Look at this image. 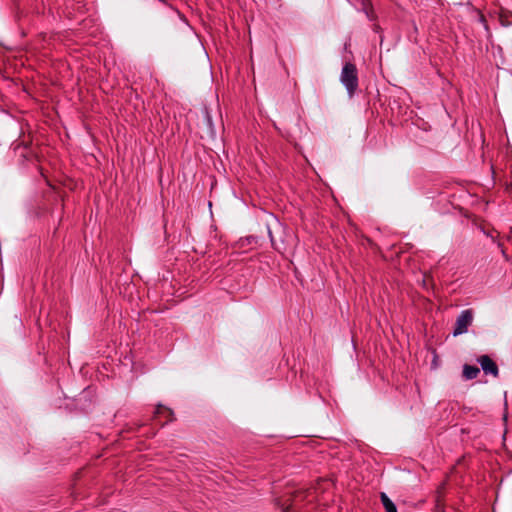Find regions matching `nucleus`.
<instances>
[{"label":"nucleus","mask_w":512,"mask_h":512,"mask_svg":"<svg viewBox=\"0 0 512 512\" xmlns=\"http://www.w3.org/2000/svg\"><path fill=\"white\" fill-rule=\"evenodd\" d=\"M340 81L346 88L350 97H352L358 89V70L355 64L347 62L344 64Z\"/></svg>","instance_id":"f257e3e1"},{"label":"nucleus","mask_w":512,"mask_h":512,"mask_svg":"<svg viewBox=\"0 0 512 512\" xmlns=\"http://www.w3.org/2000/svg\"><path fill=\"white\" fill-rule=\"evenodd\" d=\"M473 322V312L471 309L463 310L456 319L453 336H459L468 331Z\"/></svg>","instance_id":"f03ea898"},{"label":"nucleus","mask_w":512,"mask_h":512,"mask_svg":"<svg viewBox=\"0 0 512 512\" xmlns=\"http://www.w3.org/2000/svg\"><path fill=\"white\" fill-rule=\"evenodd\" d=\"M477 362L485 374H491L495 378L499 376L498 366L490 356L481 355L478 357Z\"/></svg>","instance_id":"7ed1b4c3"},{"label":"nucleus","mask_w":512,"mask_h":512,"mask_svg":"<svg viewBox=\"0 0 512 512\" xmlns=\"http://www.w3.org/2000/svg\"><path fill=\"white\" fill-rule=\"evenodd\" d=\"M305 498H306V492L305 491L295 490L291 494V497H289L288 499H286L284 501V503H283V510L285 512L291 511L294 507H296L298 505V503L304 501Z\"/></svg>","instance_id":"20e7f679"},{"label":"nucleus","mask_w":512,"mask_h":512,"mask_svg":"<svg viewBox=\"0 0 512 512\" xmlns=\"http://www.w3.org/2000/svg\"><path fill=\"white\" fill-rule=\"evenodd\" d=\"M480 373V369L477 366L465 364L463 366L462 375L466 380H472L477 378Z\"/></svg>","instance_id":"39448f33"},{"label":"nucleus","mask_w":512,"mask_h":512,"mask_svg":"<svg viewBox=\"0 0 512 512\" xmlns=\"http://www.w3.org/2000/svg\"><path fill=\"white\" fill-rule=\"evenodd\" d=\"M164 412L167 413L168 420L165 423H163L162 426H164L167 422H172L174 420L173 411L170 408L163 406L162 404L157 405L156 410L154 412V417L156 418Z\"/></svg>","instance_id":"423d86ee"},{"label":"nucleus","mask_w":512,"mask_h":512,"mask_svg":"<svg viewBox=\"0 0 512 512\" xmlns=\"http://www.w3.org/2000/svg\"><path fill=\"white\" fill-rule=\"evenodd\" d=\"M380 499L386 512H397L396 505L384 492L381 493Z\"/></svg>","instance_id":"0eeeda50"},{"label":"nucleus","mask_w":512,"mask_h":512,"mask_svg":"<svg viewBox=\"0 0 512 512\" xmlns=\"http://www.w3.org/2000/svg\"><path fill=\"white\" fill-rule=\"evenodd\" d=\"M499 21L502 26L512 25V11L501 9L499 13Z\"/></svg>","instance_id":"6e6552de"},{"label":"nucleus","mask_w":512,"mask_h":512,"mask_svg":"<svg viewBox=\"0 0 512 512\" xmlns=\"http://www.w3.org/2000/svg\"><path fill=\"white\" fill-rule=\"evenodd\" d=\"M268 234H269V238H270V241H271L272 247H273L275 250H277V251L281 252V251H282V249H283V246H282V245H279V244L276 242V240H275V239H274V237H273V234H272L271 230H269V231H268Z\"/></svg>","instance_id":"1a4fd4ad"},{"label":"nucleus","mask_w":512,"mask_h":512,"mask_svg":"<svg viewBox=\"0 0 512 512\" xmlns=\"http://www.w3.org/2000/svg\"><path fill=\"white\" fill-rule=\"evenodd\" d=\"M206 118H207V120L210 122V116H209V114H208V113H206Z\"/></svg>","instance_id":"9d476101"}]
</instances>
